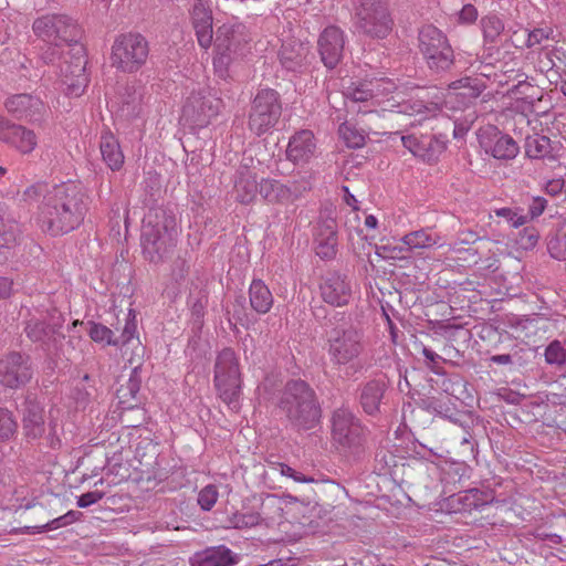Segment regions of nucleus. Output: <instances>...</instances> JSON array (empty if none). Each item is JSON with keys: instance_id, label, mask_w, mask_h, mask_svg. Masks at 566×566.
<instances>
[{"instance_id": "nucleus-1", "label": "nucleus", "mask_w": 566, "mask_h": 566, "mask_svg": "<svg viewBox=\"0 0 566 566\" xmlns=\"http://www.w3.org/2000/svg\"><path fill=\"white\" fill-rule=\"evenodd\" d=\"M88 207L90 198L80 184L62 182L45 192L39 206L38 223L52 237L64 235L83 223Z\"/></svg>"}, {"instance_id": "nucleus-2", "label": "nucleus", "mask_w": 566, "mask_h": 566, "mask_svg": "<svg viewBox=\"0 0 566 566\" xmlns=\"http://www.w3.org/2000/svg\"><path fill=\"white\" fill-rule=\"evenodd\" d=\"M277 408L291 428L296 431L315 428L322 417V409L314 389L302 379H292L285 384Z\"/></svg>"}, {"instance_id": "nucleus-3", "label": "nucleus", "mask_w": 566, "mask_h": 566, "mask_svg": "<svg viewBox=\"0 0 566 566\" xmlns=\"http://www.w3.org/2000/svg\"><path fill=\"white\" fill-rule=\"evenodd\" d=\"M21 315L23 332L30 342L49 353L57 348L64 338V318L57 310L25 308Z\"/></svg>"}, {"instance_id": "nucleus-4", "label": "nucleus", "mask_w": 566, "mask_h": 566, "mask_svg": "<svg viewBox=\"0 0 566 566\" xmlns=\"http://www.w3.org/2000/svg\"><path fill=\"white\" fill-rule=\"evenodd\" d=\"M325 337L327 356L335 366L354 363L365 349L363 329L349 322L334 324Z\"/></svg>"}, {"instance_id": "nucleus-5", "label": "nucleus", "mask_w": 566, "mask_h": 566, "mask_svg": "<svg viewBox=\"0 0 566 566\" xmlns=\"http://www.w3.org/2000/svg\"><path fill=\"white\" fill-rule=\"evenodd\" d=\"M242 378L239 360L231 348H224L214 365V386L220 399L232 411H239Z\"/></svg>"}, {"instance_id": "nucleus-6", "label": "nucleus", "mask_w": 566, "mask_h": 566, "mask_svg": "<svg viewBox=\"0 0 566 566\" xmlns=\"http://www.w3.org/2000/svg\"><path fill=\"white\" fill-rule=\"evenodd\" d=\"M418 48L428 67L437 73L452 71L455 65L454 51L447 35L432 24L423 25L418 33Z\"/></svg>"}, {"instance_id": "nucleus-7", "label": "nucleus", "mask_w": 566, "mask_h": 566, "mask_svg": "<svg viewBox=\"0 0 566 566\" xmlns=\"http://www.w3.org/2000/svg\"><path fill=\"white\" fill-rule=\"evenodd\" d=\"M177 222L172 214L163 211L161 220H157L155 224L150 222L143 229L142 245L145 256L154 263L164 261L172 253Z\"/></svg>"}, {"instance_id": "nucleus-8", "label": "nucleus", "mask_w": 566, "mask_h": 566, "mask_svg": "<svg viewBox=\"0 0 566 566\" xmlns=\"http://www.w3.org/2000/svg\"><path fill=\"white\" fill-rule=\"evenodd\" d=\"M148 42L140 33H122L112 45V66L124 73L137 72L148 57Z\"/></svg>"}, {"instance_id": "nucleus-9", "label": "nucleus", "mask_w": 566, "mask_h": 566, "mask_svg": "<svg viewBox=\"0 0 566 566\" xmlns=\"http://www.w3.org/2000/svg\"><path fill=\"white\" fill-rule=\"evenodd\" d=\"M355 19L358 31L373 39H385L392 31L394 20L387 0H359Z\"/></svg>"}, {"instance_id": "nucleus-10", "label": "nucleus", "mask_w": 566, "mask_h": 566, "mask_svg": "<svg viewBox=\"0 0 566 566\" xmlns=\"http://www.w3.org/2000/svg\"><path fill=\"white\" fill-rule=\"evenodd\" d=\"M282 114L280 94L272 88L259 90L249 113V129L261 136L272 129Z\"/></svg>"}, {"instance_id": "nucleus-11", "label": "nucleus", "mask_w": 566, "mask_h": 566, "mask_svg": "<svg viewBox=\"0 0 566 566\" xmlns=\"http://www.w3.org/2000/svg\"><path fill=\"white\" fill-rule=\"evenodd\" d=\"M34 33L43 41L60 46L78 43L82 30L78 24L65 14H46L33 22Z\"/></svg>"}, {"instance_id": "nucleus-12", "label": "nucleus", "mask_w": 566, "mask_h": 566, "mask_svg": "<svg viewBox=\"0 0 566 566\" xmlns=\"http://www.w3.org/2000/svg\"><path fill=\"white\" fill-rule=\"evenodd\" d=\"M332 437L337 444L355 454L364 450L366 442L360 419L347 408H338L333 412Z\"/></svg>"}, {"instance_id": "nucleus-13", "label": "nucleus", "mask_w": 566, "mask_h": 566, "mask_svg": "<svg viewBox=\"0 0 566 566\" xmlns=\"http://www.w3.org/2000/svg\"><path fill=\"white\" fill-rule=\"evenodd\" d=\"M86 63L85 48L81 43L70 45V50L63 54L59 75L67 95L80 96L87 86Z\"/></svg>"}, {"instance_id": "nucleus-14", "label": "nucleus", "mask_w": 566, "mask_h": 566, "mask_svg": "<svg viewBox=\"0 0 566 566\" xmlns=\"http://www.w3.org/2000/svg\"><path fill=\"white\" fill-rule=\"evenodd\" d=\"M118 381L116 398L122 409V421L128 427H138L145 418V410L140 408L143 398L139 395L142 376L130 373L127 379L124 380V375H122Z\"/></svg>"}, {"instance_id": "nucleus-15", "label": "nucleus", "mask_w": 566, "mask_h": 566, "mask_svg": "<svg viewBox=\"0 0 566 566\" xmlns=\"http://www.w3.org/2000/svg\"><path fill=\"white\" fill-rule=\"evenodd\" d=\"M346 34L337 25L326 27L318 35L317 51L322 63L334 70L344 59Z\"/></svg>"}, {"instance_id": "nucleus-16", "label": "nucleus", "mask_w": 566, "mask_h": 566, "mask_svg": "<svg viewBox=\"0 0 566 566\" xmlns=\"http://www.w3.org/2000/svg\"><path fill=\"white\" fill-rule=\"evenodd\" d=\"M184 87L186 92H189V95L182 105V117L195 125L207 124L211 117L217 115V111L203 96L200 84L188 81V84Z\"/></svg>"}, {"instance_id": "nucleus-17", "label": "nucleus", "mask_w": 566, "mask_h": 566, "mask_svg": "<svg viewBox=\"0 0 566 566\" xmlns=\"http://www.w3.org/2000/svg\"><path fill=\"white\" fill-rule=\"evenodd\" d=\"M136 333V319L135 314L129 311L125 326L120 334L119 347L122 349L123 357L130 367V373L140 374L142 366L144 363L146 347L140 340L135 337Z\"/></svg>"}, {"instance_id": "nucleus-18", "label": "nucleus", "mask_w": 566, "mask_h": 566, "mask_svg": "<svg viewBox=\"0 0 566 566\" xmlns=\"http://www.w3.org/2000/svg\"><path fill=\"white\" fill-rule=\"evenodd\" d=\"M32 378L30 359L20 353H11L0 360V384L15 389Z\"/></svg>"}, {"instance_id": "nucleus-19", "label": "nucleus", "mask_w": 566, "mask_h": 566, "mask_svg": "<svg viewBox=\"0 0 566 566\" xmlns=\"http://www.w3.org/2000/svg\"><path fill=\"white\" fill-rule=\"evenodd\" d=\"M4 107L15 119L31 124L41 123L46 113L44 103L38 96L25 93L9 96Z\"/></svg>"}, {"instance_id": "nucleus-20", "label": "nucleus", "mask_w": 566, "mask_h": 566, "mask_svg": "<svg viewBox=\"0 0 566 566\" xmlns=\"http://www.w3.org/2000/svg\"><path fill=\"white\" fill-rule=\"evenodd\" d=\"M480 145L486 154L501 160L514 159L520 151L515 139L507 134L501 133L495 126H488L481 132Z\"/></svg>"}, {"instance_id": "nucleus-21", "label": "nucleus", "mask_w": 566, "mask_h": 566, "mask_svg": "<svg viewBox=\"0 0 566 566\" xmlns=\"http://www.w3.org/2000/svg\"><path fill=\"white\" fill-rule=\"evenodd\" d=\"M0 142L8 144L22 155L31 154L38 145L33 130L8 118L0 119Z\"/></svg>"}, {"instance_id": "nucleus-22", "label": "nucleus", "mask_w": 566, "mask_h": 566, "mask_svg": "<svg viewBox=\"0 0 566 566\" xmlns=\"http://www.w3.org/2000/svg\"><path fill=\"white\" fill-rule=\"evenodd\" d=\"M324 302L333 306H345L352 298V283L347 275L328 272L319 284Z\"/></svg>"}, {"instance_id": "nucleus-23", "label": "nucleus", "mask_w": 566, "mask_h": 566, "mask_svg": "<svg viewBox=\"0 0 566 566\" xmlns=\"http://www.w3.org/2000/svg\"><path fill=\"white\" fill-rule=\"evenodd\" d=\"M387 389V382L380 378L370 379L359 387L358 403L366 415L377 417L385 411Z\"/></svg>"}, {"instance_id": "nucleus-24", "label": "nucleus", "mask_w": 566, "mask_h": 566, "mask_svg": "<svg viewBox=\"0 0 566 566\" xmlns=\"http://www.w3.org/2000/svg\"><path fill=\"white\" fill-rule=\"evenodd\" d=\"M250 41L245 25L242 23H224L218 28L216 33V50H229L238 53Z\"/></svg>"}, {"instance_id": "nucleus-25", "label": "nucleus", "mask_w": 566, "mask_h": 566, "mask_svg": "<svg viewBox=\"0 0 566 566\" xmlns=\"http://www.w3.org/2000/svg\"><path fill=\"white\" fill-rule=\"evenodd\" d=\"M315 149L314 134L308 129H302L290 138L286 157L295 165L304 164L314 156Z\"/></svg>"}, {"instance_id": "nucleus-26", "label": "nucleus", "mask_w": 566, "mask_h": 566, "mask_svg": "<svg viewBox=\"0 0 566 566\" xmlns=\"http://www.w3.org/2000/svg\"><path fill=\"white\" fill-rule=\"evenodd\" d=\"M237 562V555L224 545L208 547L189 557L191 566H233Z\"/></svg>"}, {"instance_id": "nucleus-27", "label": "nucleus", "mask_w": 566, "mask_h": 566, "mask_svg": "<svg viewBox=\"0 0 566 566\" xmlns=\"http://www.w3.org/2000/svg\"><path fill=\"white\" fill-rule=\"evenodd\" d=\"M308 54L310 48L307 44L300 40L291 39L283 42L279 57L285 70L296 72L305 65Z\"/></svg>"}, {"instance_id": "nucleus-28", "label": "nucleus", "mask_w": 566, "mask_h": 566, "mask_svg": "<svg viewBox=\"0 0 566 566\" xmlns=\"http://www.w3.org/2000/svg\"><path fill=\"white\" fill-rule=\"evenodd\" d=\"M316 254L321 259H332L336 254L337 224L334 219L323 220L315 233Z\"/></svg>"}, {"instance_id": "nucleus-29", "label": "nucleus", "mask_w": 566, "mask_h": 566, "mask_svg": "<svg viewBox=\"0 0 566 566\" xmlns=\"http://www.w3.org/2000/svg\"><path fill=\"white\" fill-rule=\"evenodd\" d=\"M22 422L28 439L40 438L45 431L43 408L35 401H27Z\"/></svg>"}, {"instance_id": "nucleus-30", "label": "nucleus", "mask_w": 566, "mask_h": 566, "mask_svg": "<svg viewBox=\"0 0 566 566\" xmlns=\"http://www.w3.org/2000/svg\"><path fill=\"white\" fill-rule=\"evenodd\" d=\"M480 28L483 35V46L492 50L501 41L505 31L503 20L495 13L483 15L480 20Z\"/></svg>"}, {"instance_id": "nucleus-31", "label": "nucleus", "mask_w": 566, "mask_h": 566, "mask_svg": "<svg viewBox=\"0 0 566 566\" xmlns=\"http://www.w3.org/2000/svg\"><path fill=\"white\" fill-rule=\"evenodd\" d=\"M259 193L268 203L272 205H283L292 200L291 189L274 179H262L260 181Z\"/></svg>"}, {"instance_id": "nucleus-32", "label": "nucleus", "mask_w": 566, "mask_h": 566, "mask_svg": "<svg viewBox=\"0 0 566 566\" xmlns=\"http://www.w3.org/2000/svg\"><path fill=\"white\" fill-rule=\"evenodd\" d=\"M250 306L259 314H266L273 305V295L264 282L254 279L249 287Z\"/></svg>"}, {"instance_id": "nucleus-33", "label": "nucleus", "mask_w": 566, "mask_h": 566, "mask_svg": "<svg viewBox=\"0 0 566 566\" xmlns=\"http://www.w3.org/2000/svg\"><path fill=\"white\" fill-rule=\"evenodd\" d=\"M99 149L103 160L112 170H118L124 164V155L118 140L112 133H105L101 137Z\"/></svg>"}, {"instance_id": "nucleus-34", "label": "nucleus", "mask_w": 566, "mask_h": 566, "mask_svg": "<svg viewBox=\"0 0 566 566\" xmlns=\"http://www.w3.org/2000/svg\"><path fill=\"white\" fill-rule=\"evenodd\" d=\"M260 182L251 175L249 170H241L234 182V193L239 202L248 205L252 202L259 193Z\"/></svg>"}, {"instance_id": "nucleus-35", "label": "nucleus", "mask_w": 566, "mask_h": 566, "mask_svg": "<svg viewBox=\"0 0 566 566\" xmlns=\"http://www.w3.org/2000/svg\"><path fill=\"white\" fill-rule=\"evenodd\" d=\"M506 339L509 340V344L504 347V349L507 350L504 353L491 355L489 357V361L496 365L514 367L522 366L525 363V354L527 350L522 345L511 339L510 336H507Z\"/></svg>"}, {"instance_id": "nucleus-36", "label": "nucleus", "mask_w": 566, "mask_h": 566, "mask_svg": "<svg viewBox=\"0 0 566 566\" xmlns=\"http://www.w3.org/2000/svg\"><path fill=\"white\" fill-rule=\"evenodd\" d=\"M208 303V295L198 286L190 292L188 305L191 312L192 331L200 332L203 326L205 308Z\"/></svg>"}, {"instance_id": "nucleus-37", "label": "nucleus", "mask_w": 566, "mask_h": 566, "mask_svg": "<svg viewBox=\"0 0 566 566\" xmlns=\"http://www.w3.org/2000/svg\"><path fill=\"white\" fill-rule=\"evenodd\" d=\"M525 154L531 159L554 158L551 139L539 134L527 136L525 139Z\"/></svg>"}, {"instance_id": "nucleus-38", "label": "nucleus", "mask_w": 566, "mask_h": 566, "mask_svg": "<svg viewBox=\"0 0 566 566\" xmlns=\"http://www.w3.org/2000/svg\"><path fill=\"white\" fill-rule=\"evenodd\" d=\"M21 233L19 223L13 219L4 218L0 212V248H14L20 242Z\"/></svg>"}, {"instance_id": "nucleus-39", "label": "nucleus", "mask_w": 566, "mask_h": 566, "mask_svg": "<svg viewBox=\"0 0 566 566\" xmlns=\"http://www.w3.org/2000/svg\"><path fill=\"white\" fill-rule=\"evenodd\" d=\"M510 95L517 101L533 106L535 102L541 101L543 92L537 86L523 80L518 81V83L510 90Z\"/></svg>"}, {"instance_id": "nucleus-40", "label": "nucleus", "mask_w": 566, "mask_h": 566, "mask_svg": "<svg viewBox=\"0 0 566 566\" xmlns=\"http://www.w3.org/2000/svg\"><path fill=\"white\" fill-rule=\"evenodd\" d=\"M338 134L349 148H360L366 143L367 134L363 129L356 128L354 125L345 122L338 128Z\"/></svg>"}, {"instance_id": "nucleus-41", "label": "nucleus", "mask_w": 566, "mask_h": 566, "mask_svg": "<svg viewBox=\"0 0 566 566\" xmlns=\"http://www.w3.org/2000/svg\"><path fill=\"white\" fill-rule=\"evenodd\" d=\"M82 516V513L80 511H69L62 516H59L56 518H53L52 521H49L48 523L41 525V526H33V527H25L28 534H35V533H42L45 531H52L57 530L60 527L70 525L74 522H76Z\"/></svg>"}, {"instance_id": "nucleus-42", "label": "nucleus", "mask_w": 566, "mask_h": 566, "mask_svg": "<svg viewBox=\"0 0 566 566\" xmlns=\"http://www.w3.org/2000/svg\"><path fill=\"white\" fill-rule=\"evenodd\" d=\"M374 86L373 82L353 83L346 88L344 95L354 103L368 102L376 96Z\"/></svg>"}, {"instance_id": "nucleus-43", "label": "nucleus", "mask_w": 566, "mask_h": 566, "mask_svg": "<svg viewBox=\"0 0 566 566\" xmlns=\"http://www.w3.org/2000/svg\"><path fill=\"white\" fill-rule=\"evenodd\" d=\"M88 326V335L92 340L96 343H105L106 345L118 346L120 335L118 337H114V332L107 326L95 323L93 321L87 322Z\"/></svg>"}, {"instance_id": "nucleus-44", "label": "nucleus", "mask_w": 566, "mask_h": 566, "mask_svg": "<svg viewBox=\"0 0 566 566\" xmlns=\"http://www.w3.org/2000/svg\"><path fill=\"white\" fill-rule=\"evenodd\" d=\"M546 364L556 367L566 365V344L557 339L551 342L544 353Z\"/></svg>"}, {"instance_id": "nucleus-45", "label": "nucleus", "mask_w": 566, "mask_h": 566, "mask_svg": "<svg viewBox=\"0 0 566 566\" xmlns=\"http://www.w3.org/2000/svg\"><path fill=\"white\" fill-rule=\"evenodd\" d=\"M18 423L11 410L0 407V443L9 441L17 432Z\"/></svg>"}, {"instance_id": "nucleus-46", "label": "nucleus", "mask_w": 566, "mask_h": 566, "mask_svg": "<svg viewBox=\"0 0 566 566\" xmlns=\"http://www.w3.org/2000/svg\"><path fill=\"white\" fill-rule=\"evenodd\" d=\"M422 150H418V157L427 163H432L442 151L441 143L433 135H422Z\"/></svg>"}, {"instance_id": "nucleus-47", "label": "nucleus", "mask_w": 566, "mask_h": 566, "mask_svg": "<svg viewBox=\"0 0 566 566\" xmlns=\"http://www.w3.org/2000/svg\"><path fill=\"white\" fill-rule=\"evenodd\" d=\"M547 251L555 260H566V232L557 231L556 233L548 235Z\"/></svg>"}, {"instance_id": "nucleus-48", "label": "nucleus", "mask_w": 566, "mask_h": 566, "mask_svg": "<svg viewBox=\"0 0 566 566\" xmlns=\"http://www.w3.org/2000/svg\"><path fill=\"white\" fill-rule=\"evenodd\" d=\"M402 241L409 249H423L436 244L434 239L424 230L410 232L402 238Z\"/></svg>"}, {"instance_id": "nucleus-49", "label": "nucleus", "mask_w": 566, "mask_h": 566, "mask_svg": "<svg viewBox=\"0 0 566 566\" xmlns=\"http://www.w3.org/2000/svg\"><path fill=\"white\" fill-rule=\"evenodd\" d=\"M235 53L229 50H216L213 67L219 77L226 78L229 75V66Z\"/></svg>"}, {"instance_id": "nucleus-50", "label": "nucleus", "mask_w": 566, "mask_h": 566, "mask_svg": "<svg viewBox=\"0 0 566 566\" xmlns=\"http://www.w3.org/2000/svg\"><path fill=\"white\" fill-rule=\"evenodd\" d=\"M375 463L378 474H390L391 468L396 467V458L389 450L380 449L375 454Z\"/></svg>"}, {"instance_id": "nucleus-51", "label": "nucleus", "mask_w": 566, "mask_h": 566, "mask_svg": "<svg viewBox=\"0 0 566 566\" xmlns=\"http://www.w3.org/2000/svg\"><path fill=\"white\" fill-rule=\"evenodd\" d=\"M262 521V517L259 513L250 512V513H235L230 518V523L234 528H251L259 525Z\"/></svg>"}, {"instance_id": "nucleus-52", "label": "nucleus", "mask_w": 566, "mask_h": 566, "mask_svg": "<svg viewBox=\"0 0 566 566\" xmlns=\"http://www.w3.org/2000/svg\"><path fill=\"white\" fill-rule=\"evenodd\" d=\"M91 377L86 374L82 380L75 386L74 399L80 405H86L95 392L93 385H90Z\"/></svg>"}, {"instance_id": "nucleus-53", "label": "nucleus", "mask_w": 566, "mask_h": 566, "mask_svg": "<svg viewBox=\"0 0 566 566\" xmlns=\"http://www.w3.org/2000/svg\"><path fill=\"white\" fill-rule=\"evenodd\" d=\"M218 490L213 484L205 486L198 494V504L203 511H210L218 501Z\"/></svg>"}, {"instance_id": "nucleus-54", "label": "nucleus", "mask_w": 566, "mask_h": 566, "mask_svg": "<svg viewBox=\"0 0 566 566\" xmlns=\"http://www.w3.org/2000/svg\"><path fill=\"white\" fill-rule=\"evenodd\" d=\"M140 101V95L137 94L135 86L127 85L124 87V93L122 95L123 108L126 106L127 114L133 115L137 112V107Z\"/></svg>"}, {"instance_id": "nucleus-55", "label": "nucleus", "mask_w": 566, "mask_h": 566, "mask_svg": "<svg viewBox=\"0 0 566 566\" xmlns=\"http://www.w3.org/2000/svg\"><path fill=\"white\" fill-rule=\"evenodd\" d=\"M198 43L201 48L207 49L213 40L212 22L193 25Z\"/></svg>"}, {"instance_id": "nucleus-56", "label": "nucleus", "mask_w": 566, "mask_h": 566, "mask_svg": "<svg viewBox=\"0 0 566 566\" xmlns=\"http://www.w3.org/2000/svg\"><path fill=\"white\" fill-rule=\"evenodd\" d=\"M539 239V233L537 229L534 227H526L523 229V231L520 233L518 244L525 249H532L534 248Z\"/></svg>"}, {"instance_id": "nucleus-57", "label": "nucleus", "mask_w": 566, "mask_h": 566, "mask_svg": "<svg viewBox=\"0 0 566 566\" xmlns=\"http://www.w3.org/2000/svg\"><path fill=\"white\" fill-rule=\"evenodd\" d=\"M494 213L495 216L505 219V221L514 228H518L520 226H523L526 222L525 216H518L511 208H500L494 210Z\"/></svg>"}, {"instance_id": "nucleus-58", "label": "nucleus", "mask_w": 566, "mask_h": 566, "mask_svg": "<svg viewBox=\"0 0 566 566\" xmlns=\"http://www.w3.org/2000/svg\"><path fill=\"white\" fill-rule=\"evenodd\" d=\"M192 25L212 22L211 12L202 2H196L191 10Z\"/></svg>"}, {"instance_id": "nucleus-59", "label": "nucleus", "mask_w": 566, "mask_h": 566, "mask_svg": "<svg viewBox=\"0 0 566 566\" xmlns=\"http://www.w3.org/2000/svg\"><path fill=\"white\" fill-rule=\"evenodd\" d=\"M279 467H280V472L282 475L289 476V478L293 479L295 482H298V483H314L315 482V479L313 476H307V475L303 474L302 472L294 470L293 468H291L290 465H287L285 463H279Z\"/></svg>"}, {"instance_id": "nucleus-60", "label": "nucleus", "mask_w": 566, "mask_h": 566, "mask_svg": "<svg viewBox=\"0 0 566 566\" xmlns=\"http://www.w3.org/2000/svg\"><path fill=\"white\" fill-rule=\"evenodd\" d=\"M552 32L553 31L548 28H546V29L538 28V29L532 30L531 32H528V35H527V40L525 43L526 46L533 48L535 45L541 44L544 40L549 39V35L552 34Z\"/></svg>"}, {"instance_id": "nucleus-61", "label": "nucleus", "mask_w": 566, "mask_h": 566, "mask_svg": "<svg viewBox=\"0 0 566 566\" xmlns=\"http://www.w3.org/2000/svg\"><path fill=\"white\" fill-rule=\"evenodd\" d=\"M46 191L48 190L43 184L31 185L23 191L22 200L25 202L36 201L40 197H44Z\"/></svg>"}, {"instance_id": "nucleus-62", "label": "nucleus", "mask_w": 566, "mask_h": 566, "mask_svg": "<svg viewBox=\"0 0 566 566\" xmlns=\"http://www.w3.org/2000/svg\"><path fill=\"white\" fill-rule=\"evenodd\" d=\"M105 496V493L102 491H90L77 497V506L81 509H85L91 506L92 504L97 503Z\"/></svg>"}, {"instance_id": "nucleus-63", "label": "nucleus", "mask_w": 566, "mask_h": 566, "mask_svg": "<svg viewBox=\"0 0 566 566\" xmlns=\"http://www.w3.org/2000/svg\"><path fill=\"white\" fill-rule=\"evenodd\" d=\"M232 313L233 318L238 322H242L247 318V306H245V297L243 295H239L234 298V302L231 304V308L229 313Z\"/></svg>"}, {"instance_id": "nucleus-64", "label": "nucleus", "mask_w": 566, "mask_h": 566, "mask_svg": "<svg viewBox=\"0 0 566 566\" xmlns=\"http://www.w3.org/2000/svg\"><path fill=\"white\" fill-rule=\"evenodd\" d=\"M60 52L57 50V46L53 43H49L45 45V48L42 49L41 53V60L45 64H53L56 60H60Z\"/></svg>"}]
</instances>
